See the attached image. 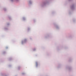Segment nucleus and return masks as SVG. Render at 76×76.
I'll return each instance as SVG.
<instances>
[{
	"label": "nucleus",
	"mask_w": 76,
	"mask_h": 76,
	"mask_svg": "<svg viewBox=\"0 0 76 76\" xmlns=\"http://www.w3.org/2000/svg\"><path fill=\"white\" fill-rule=\"evenodd\" d=\"M32 1H29V3L30 4H32Z\"/></svg>",
	"instance_id": "3"
},
{
	"label": "nucleus",
	"mask_w": 76,
	"mask_h": 76,
	"mask_svg": "<svg viewBox=\"0 0 76 76\" xmlns=\"http://www.w3.org/2000/svg\"><path fill=\"white\" fill-rule=\"evenodd\" d=\"M36 49H35V48H34L33 49V51H35V50H36Z\"/></svg>",
	"instance_id": "6"
},
{
	"label": "nucleus",
	"mask_w": 76,
	"mask_h": 76,
	"mask_svg": "<svg viewBox=\"0 0 76 76\" xmlns=\"http://www.w3.org/2000/svg\"><path fill=\"white\" fill-rule=\"evenodd\" d=\"M26 42H27V40L26 39H25L24 40L22 41L21 42V43L22 44H26Z\"/></svg>",
	"instance_id": "1"
},
{
	"label": "nucleus",
	"mask_w": 76,
	"mask_h": 76,
	"mask_svg": "<svg viewBox=\"0 0 76 76\" xmlns=\"http://www.w3.org/2000/svg\"><path fill=\"white\" fill-rule=\"evenodd\" d=\"M72 9H73L75 8V6L73 5L71 6Z\"/></svg>",
	"instance_id": "2"
},
{
	"label": "nucleus",
	"mask_w": 76,
	"mask_h": 76,
	"mask_svg": "<svg viewBox=\"0 0 76 76\" xmlns=\"http://www.w3.org/2000/svg\"><path fill=\"white\" fill-rule=\"evenodd\" d=\"M36 66L37 67L38 66V63L36 62Z\"/></svg>",
	"instance_id": "4"
},
{
	"label": "nucleus",
	"mask_w": 76,
	"mask_h": 76,
	"mask_svg": "<svg viewBox=\"0 0 76 76\" xmlns=\"http://www.w3.org/2000/svg\"><path fill=\"white\" fill-rule=\"evenodd\" d=\"M29 28H28V31H29Z\"/></svg>",
	"instance_id": "8"
},
{
	"label": "nucleus",
	"mask_w": 76,
	"mask_h": 76,
	"mask_svg": "<svg viewBox=\"0 0 76 76\" xmlns=\"http://www.w3.org/2000/svg\"><path fill=\"white\" fill-rule=\"evenodd\" d=\"M23 20H25V19H26L25 18V17H23Z\"/></svg>",
	"instance_id": "5"
},
{
	"label": "nucleus",
	"mask_w": 76,
	"mask_h": 76,
	"mask_svg": "<svg viewBox=\"0 0 76 76\" xmlns=\"http://www.w3.org/2000/svg\"><path fill=\"white\" fill-rule=\"evenodd\" d=\"M25 73H22V75H25Z\"/></svg>",
	"instance_id": "7"
}]
</instances>
